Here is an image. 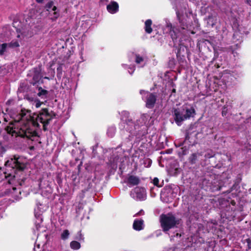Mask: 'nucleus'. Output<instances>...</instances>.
<instances>
[{
    "label": "nucleus",
    "mask_w": 251,
    "mask_h": 251,
    "mask_svg": "<svg viewBox=\"0 0 251 251\" xmlns=\"http://www.w3.org/2000/svg\"><path fill=\"white\" fill-rule=\"evenodd\" d=\"M13 100H8L6 103L5 112L2 111L3 124L5 131L12 136L26 137L33 140L37 136V128L41 124L44 130L46 126L55 116L52 111L47 108L42 109L39 114L31 113L30 110L20 108L12 109Z\"/></svg>",
    "instance_id": "nucleus-1"
},
{
    "label": "nucleus",
    "mask_w": 251,
    "mask_h": 251,
    "mask_svg": "<svg viewBox=\"0 0 251 251\" xmlns=\"http://www.w3.org/2000/svg\"><path fill=\"white\" fill-rule=\"evenodd\" d=\"M122 142L121 146L124 151L130 149L134 143L138 142L148 133V128L153 124L154 119L148 114H143L133 120L129 113L123 111L121 113Z\"/></svg>",
    "instance_id": "nucleus-2"
},
{
    "label": "nucleus",
    "mask_w": 251,
    "mask_h": 251,
    "mask_svg": "<svg viewBox=\"0 0 251 251\" xmlns=\"http://www.w3.org/2000/svg\"><path fill=\"white\" fill-rule=\"evenodd\" d=\"M21 157H17L8 159L5 163L6 170L3 172L5 180L3 183H8L9 187L6 188L5 195L11 194L14 196L16 190V185L17 183L20 186L24 184L26 178L24 176V170L25 168V163L21 162Z\"/></svg>",
    "instance_id": "nucleus-3"
},
{
    "label": "nucleus",
    "mask_w": 251,
    "mask_h": 251,
    "mask_svg": "<svg viewBox=\"0 0 251 251\" xmlns=\"http://www.w3.org/2000/svg\"><path fill=\"white\" fill-rule=\"evenodd\" d=\"M176 14L179 21V27L172 26L171 23L168 20L166 21V28L169 31L170 34L173 41L177 43L180 48H185L183 41L189 39L190 34H195V32L192 30L191 25L188 24L186 19L182 16L177 8H176Z\"/></svg>",
    "instance_id": "nucleus-4"
},
{
    "label": "nucleus",
    "mask_w": 251,
    "mask_h": 251,
    "mask_svg": "<svg viewBox=\"0 0 251 251\" xmlns=\"http://www.w3.org/2000/svg\"><path fill=\"white\" fill-rule=\"evenodd\" d=\"M160 226L162 230L169 234V231L171 229L176 228L179 225L180 220L176 217L172 213L163 214L159 218Z\"/></svg>",
    "instance_id": "nucleus-5"
},
{
    "label": "nucleus",
    "mask_w": 251,
    "mask_h": 251,
    "mask_svg": "<svg viewBox=\"0 0 251 251\" xmlns=\"http://www.w3.org/2000/svg\"><path fill=\"white\" fill-rule=\"evenodd\" d=\"M195 114V110L193 107L175 109L173 112L175 122L178 126H180L183 121L194 117Z\"/></svg>",
    "instance_id": "nucleus-6"
},
{
    "label": "nucleus",
    "mask_w": 251,
    "mask_h": 251,
    "mask_svg": "<svg viewBox=\"0 0 251 251\" xmlns=\"http://www.w3.org/2000/svg\"><path fill=\"white\" fill-rule=\"evenodd\" d=\"M20 24V23L16 20H14L13 23V27L16 28V31L18 33L17 37V38H20V39L19 40H13L9 44H1V55H2L3 52L6 50V48L8 47L14 48L20 46V42H21V40L22 39V38H24V37L25 36L24 29L22 27H21V25H19Z\"/></svg>",
    "instance_id": "nucleus-7"
},
{
    "label": "nucleus",
    "mask_w": 251,
    "mask_h": 251,
    "mask_svg": "<svg viewBox=\"0 0 251 251\" xmlns=\"http://www.w3.org/2000/svg\"><path fill=\"white\" fill-rule=\"evenodd\" d=\"M207 14L204 18L207 27H215L217 28V24L219 22L218 18V13L215 8L212 6H208L205 9Z\"/></svg>",
    "instance_id": "nucleus-8"
},
{
    "label": "nucleus",
    "mask_w": 251,
    "mask_h": 251,
    "mask_svg": "<svg viewBox=\"0 0 251 251\" xmlns=\"http://www.w3.org/2000/svg\"><path fill=\"white\" fill-rule=\"evenodd\" d=\"M140 93L142 96L143 100L146 98L147 107L148 108H152L156 100V96L153 94L145 91L144 90H140Z\"/></svg>",
    "instance_id": "nucleus-9"
},
{
    "label": "nucleus",
    "mask_w": 251,
    "mask_h": 251,
    "mask_svg": "<svg viewBox=\"0 0 251 251\" xmlns=\"http://www.w3.org/2000/svg\"><path fill=\"white\" fill-rule=\"evenodd\" d=\"M130 196L134 199L144 200L146 197L145 190L143 188L137 187L131 190Z\"/></svg>",
    "instance_id": "nucleus-10"
},
{
    "label": "nucleus",
    "mask_w": 251,
    "mask_h": 251,
    "mask_svg": "<svg viewBox=\"0 0 251 251\" xmlns=\"http://www.w3.org/2000/svg\"><path fill=\"white\" fill-rule=\"evenodd\" d=\"M132 55L135 62L139 67L142 68L147 64L148 57L145 54L133 53Z\"/></svg>",
    "instance_id": "nucleus-11"
},
{
    "label": "nucleus",
    "mask_w": 251,
    "mask_h": 251,
    "mask_svg": "<svg viewBox=\"0 0 251 251\" xmlns=\"http://www.w3.org/2000/svg\"><path fill=\"white\" fill-rule=\"evenodd\" d=\"M30 75L32 76V80L31 83L33 85L36 84L43 77V74L41 72L40 67L34 68L30 72Z\"/></svg>",
    "instance_id": "nucleus-12"
},
{
    "label": "nucleus",
    "mask_w": 251,
    "mask_h": 251,
    "mask_svg": "<svg viewBox=\"0 0 251 251\" xmlns=\"http://www.w3.org/2000/svg\"><path fill=\"white\" fill-rule=\"evenodd\" d=\"M46 8L47 11L50 12H53V16L51 18L52 21H55L59 16V13L57 10V7L53 5V2L52 1H50L47 3Z\"/></svg>",
    "instance_id": "nucleus-13"
},
{
    "label": "nucleus",
    "mask_w": 251,
    "mask_h": 251,
    "mask_svg": "<svg viewBox=\"0 0 251 251\" xmlns=\"http://www.w3.org/2000/svg\"><path fill=\"white\" fill-rule=\"evenodd\" d=\"M236 78L233 73H225L222 76V81L226 86H229L232 84Z\"/></svg>",
    "instance_id": "nucleus-14"
},
{
    "label": "nucleus",
    "mask_w": 251,
    "mask_h": 251,
    "mask_svg": "<svg viewBox=\"0 0 251 251\" xmlns=\"http://www.w3.org/2000/svg\"><path fill=\"white\" fill-rule=\"evenodd\" d=\"M39 187L42 190V194H43L44 192H47L49 194L51 193V189L50 186L49 182L43 179H41L39 183Z\"/></svg>",
    "instance_id": "nucleus-15"
},
{
    "label": "nucleus",
    "mask_w": 251,
    "mask_h": 251,
    "mask_svg": "<svg viewBox=\"0 0 251 251\" xmlns=\"http://www.w3.org/2000/svg\"><path fill=\"white\" fill-rule=\"evenodd\" d=\"M126 182L129 186H133L138 185L140 182V179L138 176L131 175L127 177Z\"/></svg>",
    "instance_id": "nucleus-16"
},
{
    "label": "nucleus",
    "mask_w": 251,
    "mask_h": 251,
    "mask_svg": "<svg viewBox=\"0 0 251 251\" xmlns=\"http://www.w3.org/2000/svg\"><path fill=\"white\" fill-rule=\"evenodd\" d=\"M144 221L141 219H135L133 224V228L134 230L140 231L144 228Z\"/></svg>",
    "instance_id": "nucleus-17"
},
{
    "label": "nucleus",
    "mask_w": 251,
    "mask_h": 251,
    "mask_svg": "<svg viewBox=\"0 0 251 251\" xmlns=\"http://www.w3.org/2000/svg\"><path fill=\"white\" fill-rule=\"evenodd\" d=\"M107 9L108 11L111 13H116L119 9V5L118 3L115 1H112L110 4L107 5Z\"/></svg>",
    "instance_id": "nucleus-18"
},
{
    "label": "nucleus",
    "mask_w": 251,
    "mask_h": 251,
    "mask_svg": "<svg viewBox=\"0 0 251 251\" xmlns=\"http://www.w3.org/2000/svg\"><path fill=\"white\" fill-rule=\"evenodd\" d=\"M151 25L152 21L150 19L146 20L145 22V31L148 34H150L152 31V29L151 27Z\"/></svg>",
    "instance_id": "nucleus-19"
},
{
    "label": "nucleus",
    "mask_w": 251,
    "mask_h": 251,
    "mask_svg": "<svg viewBox=\"0 0 251 251\" xmlns=\"http://www.w3.org/2000/svg\"><path fill=\"white\" fill-rule=\"evenodd\" d=\"M201 155V153L199 152L193 153L189 158L190 162L191 164L196 163V161L198 160V158Z\"/></svg>",
    "instance_id": "nucleus-20"
},
{
    "label": "nucleus",
    "mask_w": 251,
    "mask_h": 251,
    "mask_svg": "<svg viewBox=\"0 0 251 251\" xmlns=\"http://www.w3.org/2000/svg\"><path fill=\"white\" fill-rule=\"evenodd\" d=\"M243 247L246 249V251L251 250V238H248L242 240Z\"/></svg>",
    "instance_id": "nucleus-21"
},
{
    "label": "nucleus",
    "mask_w": 251,
    "mask_h": 251,
    "mask_svg": "<svg viewBox=\"0 0 251 251\" xmlns=\"http://www.w3.org/2000/svg\"><path fill=\"white\" fill-rule=\"evenodd\" d=\"M48 94V91L42 89L41 87H39L38 92L37 95L42 99H46L47 97Z\"/></svg>",
    "instance_id": "nucleus-22"
},
{
    "label": "nucleus",
    "mask_w": 251,
    "mask_h": 251,
    "mask_svg": "<svg viewBox=\"0 0 251 251\" xmlns=\"http://www.w3.org/2000/svg\"><path fill=\"white\" fill-rule=\"evenodd\" d=\"M115 132L116 127L115 126H111L108 127L107 134L109 137H112L114 136Z\"/></svg>",
    "instance_id": "nucleus-23"
},
{
    "label": "nucleus",
    "mask_w": 251,
    "mask_h": 251,
    "mask_svg": "<svg viewBox=\"0 0 251 251\" xmlns=\"http://www.w3.org/2000/svg\"><path fill=\"white\" fill-rule=\"evenodd\" d=\"M80 247V244L77 241H73L70 243V247L73 250H78Z\"/></svg>",
    "instance_id": "nucleus-24"
},
{
    "label": "nucleus",
    "mask_w": 251,
    "mask_h": 251,
    "mask_svg": "<svg viewBox=\"0 0 251 251\" xmlns=\"http://www.w3.org/2000/svg\"><path fill=\"white\" fill-rule=\"evenodd\" d=\"M70 232L68 229L64 230L61 234V238L63 240H66L69 237Z\"/></svg>",
    "instance_id": "nucleus-25"
},
{
    "label": "nucleus",
    "mask_w": 251,
    "mask_h": 251,
    "mask_svg": "<svg viewBox=\"0 0 251 251\" xmlns=\"http://www.w3.org/2000/svg\"><path fill=\"white\" fill-rule=\"evenodd\" d=\"M122 66L124 68L128 69V73L130 75H132L135 70V67L134 66H133L132 67H128L127 65L126 64H123Z\"/></svg>",
    "instance_id": "nucleus-26"
},
{
    "label": "nucleus",
    "mask_w": 251,
    "mask_h": 251,
    "mask_svg": "<svg viewBox=\"0 0 251 251\" xmlns=\"http://www.w3.org/2000/svg\"><path fill=\"white\" fill-rule=\"evenodd\" d=\"M247 118L244 121L246 123H251V109L248 112Z\"/></svg>",
    "instance_id": "nucleus-27"
},
{
    "label": "nucleus",
    "mask_w": 251,
    "mask_h": 251,
    "mask_svg": "<svg viewBox=\"0 0 251 251\" xmlns=\"http://www.w3.org/2000/svg\"><path fill=\"white\" fill-rule=\"evenodd\" d=\"M228 111V108L226 105H225L223 106L222 108V115L223 116H226Z\"/></svg>",
    "instance_id": "nucleus-28"
},
{
    "label": "nucleus",
    "mask_w": 251,
    "mask_h": 251,
    "mask_svg": "<svg viewBox=\"0 0 251 251\" xmlns=\"http://www.w3.org/2000/svg\"><path fill=\"white\" fill-rule=\"evenodd\" d=\"M159 179L157 177H154L153 179V183L154 185L157 187H161L162 185L159 184Z\"/></svg>",
    "instance_id": "nucleus-29"
},
{
    "label": "nucleus",
    "mask_w": 251,
    "mask_h": 251,
    "mask_svg": "<svg viewBox=\"0 0 251 251\" xmlns=\"http://www.w3.org/2000/svg\"><path fill=\"white\" fill-rule=\"evenodd\" d=\"M42 103H43V102H41V101H40L38 100H35L34 102V104L36 108H38V107H40V106L41 105V104Z\"/></svg>",
    "instance_id": "nucleus-30"
},
{
    "label": "nucleus",
    "mask_w": 251,
    "mask_h": 251,
    "mask_svg": "<svg viewBox=\"0 0 251 251\" xmlns=\"http://www.w3.org/2000/svg\"><path fill=\"white\" fill-rule=\"evenodd\" d=\"M205 157L206 158H210L214 156L213 153L211 151H209L205 154Z\"/></svg>",
    "instance_id": "nucleus-31"
},
{
    "label": "nucleus",
    "mask_w": 251,
    "mask_h": 251,
    "mask_svg": "<svg viewBox=\"0 0 251 251\" xmlns=\"http://www.w3.org/2000/svg\"><path fill=\"white\" fill-rule=\"evenodd\" d=\"M35 216L36 218H38L40 219L41 220H42V219L40 217V213H38V212L37 211V209L35 210Z\"/></svg>",
    "instance_id": "nucleus-32"
},
{
    "label": "nucleus",
    "mask_w": 251,
    "mask_h": 251,
    "mask_svg": "<svg viewBox=\"0 0 251 251\" xmlns=\"http://www.w3.org/2000/svg\"><path fill=\"white\" fill-rule=\"evenodd\" d=\"M182 150H183L182 151V152H183V154H186L187 152V149H186V148L185 147H183V148H182Z\"/></svg>",
    "instance_id": "nucleus-33"
},
{
    "label": "nucleus",
    "mask_w": 251,
    "mask_h": 251,
    "mask_svg": "<svg viewBox=\"0 0 251 251\" xmlns=\"http://www.w3.org/2000/svg\"><path fill=\"white\" fill-rule=\"evenodd\" d=\"M143 213H144V211L142 210H141L138 213H136L135 215V216L141 215L142 214H143Z\"/></svg>",
    "instance_id": "nucleus-34"
},
{
    "label": "nucleus",
    "mask_w": 251,
    "mask_h": 251,
    "mask_svg": "<svg viewBox=\"0 0 251 251\" xmlns=\"http://www.w3.org/2000/svg\"><path fill=\"white\" fill-rule=\"evenodd\" d=\"M79 235H80V237H79V240H80H80H83V237L82 236V235H81V234L80 232H79Z\"/></svg>",
    "instance_id": "nucleus-35"
},
{
    "label": "nucleus",
    "mask_w": 251,
    "mask_h": 251,
    "mask_svg": "<svg viewBox=\"0 0 251 251\" xmlns=\"http://www.w3.org/2000/svg\"><path fill=\"white\" fill-rule=\"evenodd\" d=\"M246 2H247L248 4H249V5H251V0H246Z\"/></svg>",
    "instance_id": "nucleus-36"
},
{
    "label": "nucleus",
    "mask_w": 251,
    "mask_h": 251,
    "mask_svg": "<svg viewBox=\"0 0 251 251\" xmlns=\"http://www.w3.org/2000/svg\"><path fill=\"white\" fill-rule=\"evenodd\" d=\"M238 32L236 31L233 35V37L235 38L237 35H238Z\"/></svg>",
    "instance_id": "nucleus-37"
},
{
    "label": "nucleus",
    "mask_w": 251,
    "mask_h": 251,
    "mask_svg": "<svg viewBox=\"0 0 251 251\" xmlns=\"http://www.w3.org/2000/svg\"><path fill=\"white\" fill-rule=\"evenodd\" d=\"M176 55H177V58L179 57V55H180V51H177Z\"/></svg>",
    "instance_id": "nucleus-38"
},
{
    "label": "nucleus",
    "mask_w": 251,
    "mask_h": 251,
    "mask_svg": "<svg viewBox=\"0 0 251 251\" xmlns=\"http://www.w3.org/2000/svg\"><path fill=\"white\" fill-rule=\"evenodd\" d=\"M44 0H36L38 3H42Z\"/></svg>",
    "instance_id": "nucleus-39"
},
{
    "label": "nucleus",
    "mask_w": 251,
    "mask_h": 251,
    "mask_svg": "<svg viewBox=\"0 0 251 251\" xmlns=\"http://www.w3.org/2000/svg\"><path fill=\"white\" fill-rule=\"evenodd\" d=\"M176 237H180L181 236V235H180L179 233H176Z\"/></svg>",
    "instance_id": "nucleus-40"
},
{
    "label": "nucleus",
    "mask_w": 251,
    "mask_h": 251,
    "mask_svg": "<svg viewBox=\"0 0 251 251\" xmlns=\"http://www.w3.org/2000/svg\"><path fill=\"white\" fill-rule=\"evenodd\" d=\"M36 229H37V230H38V228L40 227V225H39V224L36 225Z\"/></svg>",
    "instance_id": "nucleus-41"
},
{
    "label": "nucleus",
    "mask_w": 251,
    "mask_h": 251,
    "mask_svg": "<svg viewBox=\"0 0 251 251\" xmlns=\"http://www.w3.org/2000/svg\"><path fill=\"white\" fill-rule=\"evenodd\" d=\"M44 79H49V80L50 79L49 77H47V76H45V77H44Z\"/></svg>",
    "instance_id": "nucleus-42"
},
{
    "label": "nucleus",
    "mask_w": 251,
    "mask_h": 251,
    "mask_svg": "<svg viewBox=\"0 0 251 251\" xmlns=\"http://www.w3.org/2000/svg\"><path fill=\"white\" fill-rule=\"evenodd\" d=\"M165 195H166V194H165V193L161 194V196H165Z\"/></svg>",
    "instance_id": "nucleus-43"
},
{
    "label": "nucleus",
    "mask_w": 251,
    "mask_h": 251,
    "mask_svg": "<svg viewBox=\"0 0 251 251\" xmlns=\"http://www.w3.org/2000/svg\"><path fill=\"white\" fill-rule=\"evenodd\" d=\"M0 150H1V153L2 152V151H3V148H2L1 147Z\"/></svg>",
    "instance_id": "nucleus-44"
},
{
    "label": "nucleus",
    "mask_w": 251,
    "mask_h": 251,
    "mask_svg": "<svg viewBox=\"0 0 251 251\" xmlns=\"http://www.w3.org/2000/svg\"><path fill=\"white\" fill-rule=\"evenodd\" d=\"M33 148H34L33 147H31L30 148V149H31V150H32V149H33Z\"/></svg>",
    "instance_id": "nucleus-45"
},
{
    "label": "nucleus",
    "mask_w": 251,
    "mask_h": 251,
    "mask_svg": "<svg viewBox=\"0 0 251 251\" xmlns=\"http://www.w3.org/2000/svg\"><path fill=\"white\" fill-rule=\"evenodd\" d=\"M172 1V3H173L174 2V0H171Z\"/></svg>",
    "instance_id": "nucleus-46"
},
{
    "label": "nucleus",
    "mask_w": 251,
    "mask_h": 251,
    "mask_svg": "<svg viewBox=\"0 0 251 251\" xmlns=\"http://www.w3.org/2000/svg\"><path fill=\"white\" fill-rule=\"evenodd\" d=\"M170 194H172V195H173V193L172 192V191H170Z\"/></svg>",
    "instance_id": "nucleus-47"
},
{
    "label": "nucleus",
    "mask_w": 251,
    "mask_h": 251,
    "mask_svg": "<svg viewBox=\"0 0 251 251\" xmlns=\"http://www.w3.org/2000/svg\"><path fill=\"white\" fill-rule=\"evenodd\" d=\"M37 247H38V248H39V247H40V245H37Z\"/></svg>",
    "instance_id": "nucleus-48"
},
{
    "label": "nucleus",
    "mask_w": 251,
    "mask_h": 251,
    "mask_svg": "<svg viewBox=\"0 0 251 251\" xmlns=\"http://www.w3.org/2000/svg\"><path fill=\"white\" fill-rule=\"evenodd\" d=\"M173 238V236H171V239H172Z\"/></svg>",
    "instance_id": "nucleus-49"
},
{
    "label": "nucleus",
    "mask_w": 251,
    "mask_h": 251,
    "mask_svg": "<svg viewBox=\"0 0 251 251\" xmlns=\"http://www.w3.org/2000/svg\"><path fill=\"white\" fill-rule=\"evenodd\" d=\"M187 138H188V136H186V140L187 139Z\"/></svg>",
    "instance_id": "nucleus-50"
},
{
    "label": "nucleus",
    "mask_w": 251,
    "mask_h": 251,
    "mask_svg": "<svg viewBox=\"0 0 251 251\" xmlns=\"http://www.w3.org/2000/svg\"><path fill=\"white\" fill-rule=\"evenodd\" d=\"M173 92H175V89H174V90H173Z\"/></svg>",
    "instance_id": "nucleus-51"
}]
</instances>
